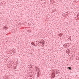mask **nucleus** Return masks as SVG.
I'll use <instances>...</instances> for the list:
<instances>
[{
	"mask_svg": "<svg viewBox=\"0 0 79 79\" xmlns=\"http://www.w3.org/2000/svg\"><path fill=\"white\" fill-rule=\"evenodd\" d=\"M63 47H65V48L69 47V44L66 43L63 45Z\"/></svg>",
	"mask_w": 79,
	"mask_h": 79,
	"instance_id": "nucleus-1",
	"label": "nucleus"
},
{
	"mask_svg": "<svg viewBox=\"0 0 79 79\" xmlns=\"http://www.w3.org/2000/svg\"><path fill=\"white\" fill-rule=\"evenodd\" d=\"M55 73H52V78H54L55 77Z\"/></svg>",
	"mask_w": 79,
	"mask_h": 79,
	"instance_id": "nucleus-2",
	"label": "nucleus"
},
{
	"mask_svg": "<svg viewBox=\"0 0 79 79\" xmlns=\"http://www.w3.org/2000/svg\"><path fill=\"white\" fill-rule=\"evenodd\" d=\"M40 41H41V42H39L40 43H40H43V42H45V41L43 40H41Z\"/></svg>",
	"mask_w": 79,
	"mask_h": 79,
	"instance_id": "nucleus-3",
	"label": "nucleus"
},
{
	"mask_svg": "<svg viewBox=\"0 0 79 79\" xmlns=\"http://www.w3.org/2000/svg\"><path fill=\"white\" fill-rule=\"evenodd\" d=\"M69 52H70L69 50L68 49L67 50H66V53H69Z\"/></svg>",
	"mask_w": 79,
	"mask_h": 79,
	"instance_id": "nucleus-4",
	"label": "nucleus"
},
{
	"mask_svg": "<svg viewBox=\"0 0 79 79\" xmlns=\"http://www.w3.org/2000/svg\"><path fill=\"white\" fill-rule=\"evenodd\" d=\"M68 69H69V70H71V67H68Z\"/></svg>",
	"mask_w": 79,
	"mask_h": 79,
	"instance_id": "nucleus-5",
	"label": "nucleus"
},
{
	"mask_svg": "<svg viewBox=\"0 0 79 79\" xmlns=\"http://www.w3.org/2000/svg\"><path fill=\"white\" fill-rule=\"evenodd\" d=\"M63 35V33H60V34H59V36H60V37H61V36Z\"/></svg>",
	"mask_w": 79,
	"mask_h": 79,
	"instance_id": "nucleus-6",
	"label": "nucleus"
},
{
	"mask_svg": "<svg viewBox=\"0 0 79 79\" xmlns=\"http://www.w3.org/2000/svg\"><path fill=\"white\" fill-rule=\"evenodd\" d=\"M39 41L38 42H37V41L36 42V45H39Z\"/></svg>",
	"mask_w": 79,
	"mask_h": 79,
	"instance_id": "nucleus-7",
	"label": "nucleus"
},
{
	"mask_svg": "<svg viewBox=\"0 0 79 79\" xmlns=\"http://www.w3.org/2000/svg\"><path fill=\"white\" fill-rule=\"evenodd\" d=\"M56 74H58V73H59L58 72V71H56Z\"/></svg>",
	"mask_w": 79,
	"mask_h": 79,
	"instance_id": "nucleus-8",
	"label": "nucleus"
},
{
	"mask_svg": "<svg viewBox=\"0 0 79 79\" xmlns=\"http://www.w3.org/2000/svg\"><path fill=\"white\" fill-rule=\"evenodd\" d=\"M28 68H32V66L31 65H28Z\"/></svg>",
	"mask_w": 79,
	"mask_h": 79,
	"instance_id": "nucleus-9",
	"label": "nucleus"
},
{
	"mask_svg": "<svg viewBox=\"0 0 79 79\" xmlns=\"http://www.w3.org/2000/svg\"><path fill=\"white\" fill-rule=\"evenodd\" d=\"M40 75V74H37V76L38 77H39Z\"/></svg>",
	"mask_w": 79,
	"mask_h": 79,
	"instance_id": "nucleus-10",
	"label": "nucleus"
},
{
	"mask_svg": "<svg viewBox=\"0 0 79 79\" xmlns=\"http://www.w3.org/2000/svg\"><path fill=\"white\" fill-rule=\"evenodd\" d=\"M45 44V42H44L43 43H42V44H42V45L44 44Z\"/></svg>",
	"mask_w": 79,
	"mask_h": 79,
	"instance_id": "nucleus-11",
	"label": "nucleus"
},
{
	"mask_svg": "<svg viewBox=\"0 0 79 79\" xmlns=\"http://www.w3.org/2000/svg\"><path fill=\"white\" fill-rule=\"evenodd\" d=\"M28 31L29 32H30V33H31V31L28 30Z\"/></svg>",
	"mask_w": 79,
	"mask_h": 79,
	"instance_id": "nucleus-12",
	"label": "nucleus"
},
{
	"mask_svg": "<svg viewBox=\"0 0 79 79\" xmlns=\"http://www.w3.org/2000/svg\"><path fill=\"white\" fill-rule=\"evenodd\" d=\"M37 74H40V73H39V72H38L37 73Z\"/></svg>",
	"mask_w": 79,
	"mask_h": 79,
	"instance_id": "nucleus-13",
	"label": "nucleus"
},
{
	"mask_svg": "<svg viewBox=\"0 0 79 79\" xmlns=\"http://www.w3.org/2000/svg\"><path fill=\"white\" fill-rule=\"evenodd\" d=\"M4 29H6V28L5 27H4Z\"/></svg>",
	"mask_w": 79,
	"mask_h": 79,
	"instance_id": "nucleus-14",
	"label": "nucleus"
},
{
	"mask_svg": "<svg viewBox=\"0 0 79 79\" xmlns=\"http://www.w3.org/2000/svg\"><path fill=\"white\" fill-rule=\"evenodd\" d=\"M77 16L78 17V16H79V14H78V15H77Z\"/></svg>",
	"mask_w": 79,
	"mask_h": 79,
	"instance_id": "nucleus-15",
	"label": "nucleus"
},
{
	"mask_svg": "<svg viewBox=\"0 0 79 79\" xmlns=\"http://www.w3.org/2000/svg\"><path fill=\"white\" fill-rule=\"evenodd\" d=\"M70 40H71V39H70Z\"/></svg>",
	"mask_w": 79,
	"mask_h": 79,
	"instance_id": "nucleus-16",
	"label": "nucleus"
},
{
	"mask_svg": "<svg viewBox=\"0 0 79 79\" xmlns=\"http://www.w3.org/2000/svg\"><path fill=\"white\" fill-rule=\"evenodd\" d=\"M30 77H32V76L31 75Z\"/></svg>",
	"mask_w": 79,
	"mask_h": 79,
	"instance_id": "nucleus-17",
	"label": "nucleus"
},
{
	"mask_svg": "<svg viewBox=\"0 0 79 79\" xmlns=\"http://www.w3.org/2000/svg\"><path fill=\"white\" fill-rule=\"evenodd\" d=\"M15 69H16V67L15 68Z\"/></svg>",
	"mask_w": 79,
	"mask_h": 79,
	"instance_id": "nucleus-18",
	"label": "nucleus"
},
{
	"mask_svg": "<svg viewBox=\"0 0 79 79\" xmlns=\"http://www.w3.org/2000/svg\"><path fill=\"white\" fill-rule=\"evenodd\" d=\"M34 46H35V45Z\"/></svg>",
	"mask_w": 79,
	"mask_h": 79,
	"instance_id": "nucleus-19",
	"label": "nucleus"
},
{
	"mask_svg": "<svg viewBox=\"0 0 79 79\" xmlns=\"http://www.w3.org/2000/svg\"><path fill=\"white\" fill-rule=\"evenodd\" d=\"M32 45H33V44H32Z\"/></svg>",
	"mask_w": 79,
	"mask_h": 79,
	"instance_id": "nucleus-20",
	"label": "nucleus"
},
{
	"mask_svg": "<svg viewBox=\"0 0 79 79\" xmlns=\"http://www.w3.org/2000/svg\"><path fill=\"white\" fill-rule=\"evenodd\" d=\"M34 45H35V44H34Z\"/></svg>",
	"mask_w": 79,
	"mask_h": 79,
	"instance_id": "nucleus-21",
	"label": "nucleus"
}]
</instances>
